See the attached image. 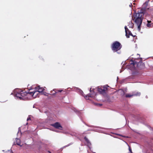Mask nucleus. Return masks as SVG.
<instances>
[{
  "mask_svg": "<svg viewBox=\"0 0 153 153\" xmlns=\"http://www.w3.org/2000/svg\"><path fill=\"white\" fill-rule=\"evenodd\" d=\"M72 136H76V134L75 133H73L72 134H70Z\"/></svg>",
  "mask_w": 153,
  "mask_h": 153,
  "instance_id": "obj_17",
  "label": "nucleus"
},
{
  "mask_svg": "<svg viewBox=\"0 0 153 153\" xmlns=\"http://www.w3.org/2000/svg\"><path fill=\"white\" fill-rule=\"evenodd\" d=\"M98 91L100 93H102L105 92V90L104 89H102L101 88H98Z\"/></svg>",
  "mask_w": 153,
  "mask_h": 153,
  "instance_id": "obj_12",
  "label": "nucleus"
},
{
  "mask_svg": "<svg viewBox=\"0 0 153 153\" xmlns=\"http://www.w3.org/2000/svg\"><path fill=\"white\" fill-rule=\"evenodd\" d=\"M140 92H137V93H133L132 94H127L126 95V97H131L133 96H140Z\"/></svg>",
  "mask_w": 153,
  "mask_h": 153,
  "instance_id": "obj_5",
  "label": "nucleus"
},
{
  "mask_svg": "<svg viewBox=\"0 0 153 153\" xmlns=\"http://www.w3.org/2000/svg\"><path fill=\"white\" fill-rule=\"evenodd\" d=\"M8 152H10V153H13L10 150H9Z\"/></svg>",
  "mask_w": 153,
  "mask_h": 153,
  "instance_id": "obj_19",
  "label": "nucleus"
},
{
  "mask_svg": "<svg viewBox=\"0 0 153 153\" xmlns=\"http://www.w3.org/2000/svg\"><path fill=\"white\" fill-rule=\"evenodd\" d=\"M128 26L129 28H133L134 27V24L132 23V22H130L128 25Z\"/></svg>",
  "mask_w": 153,
  "mask_h": 153,
  "instance_id": "obj_13",
  "label": "nucleus"
},
{
  "mask_svg": "<svg viewBox=\"0 0 153 153\" xmlns=\"http://www.w3.org/2000/svg\"><path fill=\"white\" fill-rule=\"evenodd\" d=\"M78 90H79V91H78L82 95V96H84L83 94V92L80 89H79Z\"/></svg>",
  "mask_w": 153,
  "mask_h": 153,
  "instance_id": "obj_16",
  "label": "nucleus"
},
{
  "mask_svg": "<svg viewBox=\"0 0 153 153\" xmlns=\"http://www.w3.org/2000/svg\"><path fill=\"white\" fill-rule=\"evenodd\" d=\"M124 28H125V30L126 35L127 38H129V36L128 35V34L133 36L132 33H131V31L129 30L127 28V27L126 26H125Z\"/></svg>",
  "mask_w": 153,
  "mask_h": 153,
  "instance_id": "obj_7",
  "label": "nucleus"
},
{
  "mask_svg": "<svg viewBox=\"0 0 153 153\" xmlns=\"http://www.w3.org/2000/svg\"><path fill=\"white\" fill-rule=\"evenodd\" d=\"M94 131H98V130H94Z\"/></svg>",
  "mask_w": 153,
  "mask_h": 153,
  "instance_id": "obj_23",
  "label": "nucleus"
},
{
  "mask_svg": "<svg viewBox=\"0 0 153 153\" xmlns=\"http://www.w3.org/2000/svg\"><path fill=\"white\" fill-rule=\"evenodd\" d=\"M141 63V62H139L138 63V64H139V63Z\"/></svg>",
  "mask_w": 153,
  "mask_h": 153,
  "instance_id": "obj_26",
  "label": "nucleus"
},
{
  "mask_svg": "<svg viewBox=\"0 0 153 153\" xmlns=\"http://www.w3.org/2000/svg\"><path fill=\"white\" fill-rule=\"evenodd\" d=\"M146 13L145 12L141 10L137 13H134L133 15L135 22L137 26L138 30L140 31V25L142 24L143 19V16H146Z\"/></svg>",
  "mask_w": 153,
  "mask_h": 153,
  "instance_id": "obj_1",
  "label": "nucleus"
},
{
  "mask_svg": "<svg viewBox=\"0 0 153 153\" xmlns=\"http://www.w3.org/2000/svg\"><path fill=\"white\" fill-rule=\"evenodd\" d=\"M16 144L19 146H22V145H20L21 144V140H20L18 138H16Z\"/></svg>",
  "mask_w": 153,
  "mask_h": 153,
  "instance_id": "obj_14",
  "label": "nucleus"
},
{
  "mask_svg": "<svg viewBox=\"0 0 153 153\" xmlns=\"http://www.w3.org/2000/svg\"><path fill=\"white\" fill-rule=\"evenodd\" d=\"M53 131H55L56 132H58V131H55V130H53Z\"/></svg>",
  "mask_w": 153,
  "mask_h": 153,
  "instance_id": "obj_24",
  "label": "nucleus"
},
{
  "mask_svg": "<svg viewBox=\"0 0 153 153\" xmlns=\"http://www.w3.org/2000/svg\"><path fill=\"white\" fill-rule=\"evenodd\" d=\"M124 28H125V30L126 35L127 38H129V36L128 35V34L133 36L132 33H131V31L129 30L127 28V27L126 26H125Z\"/></svg>",
  "mask_w": 153,
  "mask_h": 153,
  "instance_id": "obj_6",
  "label": "nucleus"
},
{
  "mask_svg": "<svg viewBox=\"0 0 153 153\" xmlns=\"http://www.w3.org/2000/svg\"><path fill=\"white\" fill-rule=\"evenodd\" d=\"M84 138L86 141L87 143L88 146H89L91 145L90 143L89 142V140H88V138L86 137H85Z\"/></svg>",
  "mask_w": 153,
  "mask_h": 153,
  "instance_id": "obj_15",
  "label": "nucleus"
},
{
  "mask_svg": "<svg viewBox=\"0 0 153 153\" xmlns=\"http://www.w3.org/2000/svg\"><path fill=\"white\" fill-rule=\"evenodd\" d=\"M137 55H139V54H137Z\"/></svg>",
  "mask_w": 153,
  "mask_h": 153,
  "instance_id": "obj_27",
  "label": "nucleus"
},
{
  "mask_svg": "<svg viewBox=\"0 0 153 153\" xmlns=\"http://www.w3.org/2000/svg\"><path fill=\"white\" fill-rule=\"evenodd\" d=\"M117 53H118V54H120V53H121V52H120L119 51V52H117Z\"/></svg>",
  "mask_w": 153,
  "mask_h": 153,
  "instance_id": "obj_21",
  "label": "nucleus"
},
{
  "mask_svg": "<svg viewBox=\"0 0 153 153\" xmlns=\"http://www.w3.org/2000/svg\"><path fill=\"white\" fill-rule=\"evenodd\" d=\"M55 89H53V91H55Z\"/></svg>",
  "mask_w": 153,
  "mask_h": 153,
  "instance_id": "obj_25",
  "label": "nucleus"
},
{
  "mask_svg": "<svg viewBox=\"0 0 153 153\" xmlns=\"http://www.w3.org/2000/svg\"><path fill=\"white\" fill-rule=\"evenodd\" d=\"M130 64L132 65V66H134V65H137V66H138L137 62L136 61H134L132 60H131L130 62Z\"/></svg>",
  "mask_w": 153,
  "mask_h": 153,
  "instance_id": "obj_11",
  "label": "nucleus"
},
{
  "mask_svg": "<svg viewBox=\"0 0 153 153\" xmlns=\"http://www.w3.org/2000/svg\"><path fill=\"white\" fill-rule=\"evenodd\" d=\"M121 45L120 43L116 41L113 43L112 45V49L114 52H116L120 50Z\"/></svg>",
  "mask_w": 153,
  "mask_h": 153,
  "instance_id": "obj_4",
  "label": "nucleus"
},
{
  "mask_svg": "<svg viewBox=\"0 0 153 153\" xmlns=\"http://www.w3.org/2000/svg\"><path fill=\"white\" fill-rule=\"evenodd\" d=\"M51 125L56 128L61 129L60 128H62V126L58 122L56 123H55L52 124Z\"/></svg>",
  "mask_w": 153,
  "mask_h": 153,
  "instance_id": "obj_8",
  "label": "nucleus"
},
{
  "mask_svg": "<svg viewBox=\"0 0 153 153\" xmlns=\"http://www.w3.org/2000/svg\"><path fill=\"white\" fill-rule=\"evenodd\" d=\"M35 89L32 91H29L27 94L30 95L31 97L35 98L39 96V93L42 92L44 90V88L40 87V86L35 87Z\"/></svg>",
  "mask_w": 153,
  "mask_h": 153,
  "instance_id": "obj_3",
  "label": "nucleus"
},
{
  "mask_svg": "<svg viewBox=\"0 0 153 153\" xmlns=\"http://www.w3.org/2000/svg\"><path fill=\"white\" fill-rule=\"evenodd\" d=\"M28 93V92H24L21 89H15L11 94H14L15 97L20 100H26L28 99V97L30 96V95L27 94Z\"/></svg>",
  "mask_w": 153,
  "mask_h": 153,
  "instance_id": "obj_2",
  "label": "nucleus"
},
{
  "mask_svg": "<svg viewBox=\"0 0 153 153\" xmlns=\"http://www.w3.org/2000/svg\"><path fill=\"white\" fill-rule=\"evenodd\" d=\"M147 26L149 27H153V23H151V21L147 20Z\"/></svg>",
  "mask_w": 153,
  "mask_h": 153,
  "instance_id": "obj_10",
  "label": "nucleus"
},
{
  "mask_svg": "<svg viewBox=\"0 0 153 153\" xmlns=\"http://www.w3.org/2000/svg\"><path fill=\"white\" fill-rule=\"evenodd\" d=\"M30 120V117H29V116H28V117H27V121H28L29 120Z\"/></svg>",
  "mask_w": 153,
  "mask_h": 153,
  "instance_id": "obj_18",
  "label": "nucleus"
},
{
  "mask_svg": "<svg viewBox=\"0 0 153 153\" xmlns=\"http://www.w3.org/2000/svg\"><path fill=\"white\" fill-rule=\"evenodd\" d=\"M62 91V90H58V91L59 92H61Z\"/></svg>",
  "mask_w": 153,
  "mask_h": 153,
  "instance_id": "obj_20",
  "label": "nucleus"
},
{
  "mask_svg": "<svg viewBox=\"0 0 153 153\" xmlns=\"http://www.w3.org/2000/svg\"><path fill=\"white\" fill-rule=\"evenodd\" d=\"M56 92H55L54 93H53V95H55V94H56Z\"/></svg>",
  "mask_w": 153,
  "mask_h": 153,
  "instance_id": "obj_22",
  "label": "nucleus"
},
{
  "mask_svg": "<svg viewBox=\"0 0 153 153\" xmlns=\"http://www.w3.org/2000/svg\"><path fill=\"white\" fill-rule=\"evenodd\" d=\"M90 91L91 93V94H88V95H87L85 96L84 97L86 99H88V97H92L93 96L95 95L94 91H93V90L91 91V89L90 90Z\"/></svg>",
  "mask_w": 153,
  "mask_h": 153,
  "instance_id": "obj_9",
  "label": "nucleus"
}]
</instances>
